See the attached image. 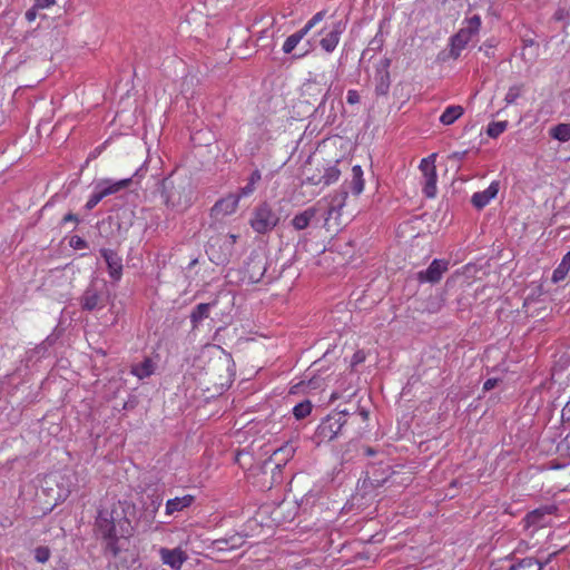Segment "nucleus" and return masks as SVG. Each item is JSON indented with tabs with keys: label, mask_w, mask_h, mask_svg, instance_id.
Here are the masks:
<instances>
[{
	"label": "nucleus",
	"mask_w": 570,
	"mask_h": 570,
	"mask_svg": "<svg viewBox=\"0 0 570 570\" xmlns=\"http://www.w3.org/2000/svg\"><path fill=\"white\" fill-rule=\"evenodd\" d=\"M102 199H104V197L100 194L99 189L95 188V191L92 193V195L89 197L88 202L85 205L86 209L87 210L94 209L99 204V202H101Z\"/></svg>",
	"instance_id": "obj_36"
},
{
	"label": "nucleus",
	"mask_w": 570,
	"mask_h": 570,
	"mask_svg": "<svg viewBox=\"0 0 570 570\" xmlns=\"http://www.w3.org/2000/svg\"><path fill=\"white\" fill-rule=\"evenodd\" d=\"M126 543L127 541L106 543V552L111 554L108 562L109 570H137V560L135 556L125 548Z\"/></svg>",
	"instance_id": "obj_3"
},
{
	"label": "nucleus",
	"mask_w": 570,
	"mask_h": 570,
	"mask_svg": "<svg viewBox=\"0 0 570 570\" xmlns=\"http://www.w3.org/2000/svg\"><path fill=\"white\" fill-rule=\"evenodd\" d=\"M261 178H262V176H261L259 170H254V171L250 174V176H249V179H248V180H249V183H250L252 185H254V186H255V185L261 180Z\"/></svg>",
	"instance_id": "obj_46"
},
{
	"label": "nucleus",
	"mask_w": 570,
	"mask_h": 570,
	"mask_svg": "<svg viewBox=\"0 0 570 570\" xmlns=\"http://www.w3.org/2000/svg\"><path fill=\"white\" fill-rule=\"evenodd\" d=\"M346 101L350 105H355V104L360 102V95H358V92L356 90H348L347 95H346Z\"/></svg>",
	"instance_id": "obj_39"
},
{
	"label": "nucleus",
	"mask_w": 570,
	"mask_h": 570,
	"mask_svg": "<svg viewBox=\"0 0 570 570\" xmlns=\"http://www.w3.org/2000/svg\"><path fill=\"white\" fill-rule=\"evenodd\" d=\"M360 415H361V416H362V419L365 421V420H367V419H368V411H366V410H364V409H363V410H361V411H360Z\"/></svg>",
	"instance_id": "obj_49"
},
{
	"label": "nucleus",
	"mask_w": 570,
	"mask_h": 570,
	"mask_svg": "<svg viewBox=\"0 0 570 570\" xmlns=\"http://www.w3.org/2000/svg\"><path fill=\"white\" fill-rule=\"evenodd\" d=\"M312 411V404L309 401L298 403L293 409V414L297 420L306 417Z\"/></svg>",
	"instance_id": "obj_33"
},
{
	"label": "nucleus",
	"mask_w": 570,
	"mask_h": 570,
	"mask_svg": "<svg viewBox=\"0 0 570 570\" xmlns=\"http://www.w3.org/2000/svg\"><path fill=\"white\" fill-rule=\"evenodd\" d=\"M390 61L386 60L384 67L377 71L375 91L377 95H386L391 85L390 72L387 70Z\"/></svg>",
	"instance_id": "obj_24"
},
{
	"label": "nucleus",
	"mask_w": 570,
	"mask_h": 570,
	"mask_svg": "<svg viewBox=\"0 0 570 570\" xmlns=\"http://www.w3.org/2000/svg\"><path fill=\"white\" fill-rule=\"evenodd\" d=\"M217 301L212 303H200L198 304L190 314V321L194 326H197L203 320L209 316V309L212 306H215Z\"/></svg>",
	"instance_id": "obj_26"
},
{
	"label": "nucleus",
	"mask_w": 570,
	"mask_h": 570,
	"mask_svg": "<svg viewBox=\"0 0 570 570\" xmlns=\"http://www.w3.org/2000/svg\"><path fill=\"white\" fill-rule=\"evenodd\" d=\"M255 189V186L252 185L249 181L246 184V186L242 187L239 193L237 194L240 197H245L250 195Z\"/></svg>",
	"instance_id": "obj_40"
},
{
	"label": "nucleus",
	"mask_w": 570,
	"mask_h": 570,
	"mask_svg": "<svg viewBox=\"0 0 570 570\" xmlns=\"http://www.w3.org/2000/svg\"><path fill=\"white\" fill-rule=\"evenodd\" d=\"M345 189L351 190L353 195L358 196L364 189L363 169L360 165L352 167V177L350 181H345Z\"/></svg>",
	"instance_id": "obj_22"
},
{
	"label": "nucleus",
	"mask_w": 570,
	"mask_h": 570,
	"mask_svg": "<svg viewBox=\"0 0 570 570\" xmlns=\"http://www.w3.org/2000/svg\"><path fill=\"white\" fill-rule=\"evenodd\" d=\"M341 170L337 168L336 165L328 166L324 168L323 174L313 175L311 177H307V181L312 185H320L323 184L325 186H328L340 178Z\"/></svg>",
	"instance_id": "obj_19"
},
{
	"label": "nucleus",
	"mask_w": 570,
	"mask_h": 570,
	"mask_svg": "<svg viewBox=\"0 0 570 570\" xmlns=\"http://www.w3.org/2000/svg\"><path fill=\"white\" fill-rule=\"evenodd\" d=\"M325 96H326V95H324V96L322 97V99H321V105H322V104H324V101H325Z\"/></svg>",
	"instance_id": "obj_54"
},
{
	"label": "nucleus",
	"mask_w": 570,
	"mask_h": 570,
	"mask_svg": "<svg viewBox=\"0 0 570 570\" xmlns=\"http://www.w3.org/2000/svg\"><path fill=\"white\" fill-rule=\"evenodd\" d=\"M363 361H364V355H363V353H362V352H356V353L353 355V362H352V363H353V365L358 364V363H361V362H363Z\"/></svg>",
	"instance_id": "obj_47"
},
{
	"label": "nucleus",
	"mask_w": 570,
	"mask_h": 570,
	"mask_svg": "<svg viewBox=\"0 0 570 570\" xmlns=\"http://www.w3.org/2000/svg\"><path fill=\"white\" fill-rule=\"evenodd\" d=\"M464 112L462 106H449L443 114L440 116V121L445 125H452L456 119H459Z\"/></svg>",
	"instance_id": "obj_27"
},
{
	"label": "nucleus",
	"mask_w": 570,
	"mask_h": 570,
	"mask_svg": "<svg viewBox=\"0 0 570 570\" xmlns=\"http://www.w3.org/2000/svg\"><path fill=\"white\" fill-rule=\"evenodd\" d=\"M156 368L151 358L146 357L141 363L131 366V373L138 379L142 380L154 374Z\"/></svg>",
	"instance_id": "obj_25"
},
{
	"label": "nucleus",
	"mask_w": 570,
	"mask_h": 570,
	"mask_svg": "<svg viewBox=\"0 0 570 570\" xmlns=\"http://www.w3.org/2000/svg\"><path fill=\"white\" fill-rule=\"evenodd\" d=\"M161 197L165 205L175 210L184 212L194 199V190L187 176L171 174L161 181Z\"/></svg>",
	"instance_id": "obj_2"
},
{
	"label": "nucleus",
	"mask_w": 570,
	"mask_h": 570,
	"mask_svg": "<svg viewBox=\"0 0 570 570\" xmlns=\"http://www.w3.org/2000/svg\"><path fill=\"white\" fill-rule=\"evenodd\" d=\"M267 262L266 258L257 253H253L245 265L244 278L250 284L261 282L266 273Z\"/></svg>",
	"instance_id": "obj_8"
},
{
	"label": "nucleus",
	"mask_w": 570,
	"mask_h": 570,
	"mask_svg": "<svg viewBox=\"0 0 570 570\" xmlns=\"http://www.w3.org/2000/svg\"><path fill=\"white\" fill-rule=\"evenodd\" d=\"M507 127H508V121L491 122L488 126L487 134L491 138H497L507 129Z\"/></svg>",
	"instance_id": "obj_34"
},
{
	"label": "nucleus",
	"mask_w": 570,
	"mask_h": 570,
	"mask_svg": "<svg viewBox=\"0 0 570 570\" xmlns=\"http://www.w3.org/2000/svg\"><path fill=\"white\" fill-rule=\"evenodd\" d=\"M499 191V181H492L489 187L482 191L474 193L471 203L478 209L485 207Z\"/></svg>",
	"instance_id": "obj_16"
},
{
	"label": "nucleus",
	"mask_w": 570,
	"mask_h": 570,
	"mask_svg": "<svg viewBox=\"0 0 570 570\" xmlns=\"http://www.w3.org/2000/svg\"><path fill=\"white\" fill-rule=\"evenodd\" d=\"M549 134L552 138L566 142L570 140V124H558L550 129Z\"/></svg>",
	"instance_id": "obj_31"
},
{
	"label": "nucleus",
	"mask_w": 570,
	"mask_h": 570,
	"mask_svg": "<svg viewBox=\"0 0 570 570\" xmlns=\"http://www.w3.org/2000/svg\"><path fill=\"white\" fill-rule=\"evenodd\" d=\"M481 28V18L478 14L464 20L463 27L451 39V55L459 57L468 43L478 36Z\"/></svg>",
	"instance_id": "obj_4"
},
{
	"label": "nucleus",
	"mask_w": 570,
	"mask_h": 570,
	"mask_svg": "<svg viewBox=\"0 0 570 570\" xmlns=\"http://www.w3.org/2000/svg\"><path fill=\"white\" fill-rule=\"evenodd\" d=\"M73 223V224H78L79 223V219L77 217V215L72 214V213H68L67 215L63 216L62 218V224H66V223Z\"/></svg>",
	"instance_id": "obj_42"
},
{
	"label": "nucleus",
	"mask_w": 570,
	"mask_h": 570,
	"mask_svg": "<svg viewBox=\"0 0 570 570\" xmlns=\"http://www.w3.org/2000/svg\"><path fill=\"white\" fill-rule=\"evenodd\" d=\"M131 183L130 178L120 179L118 181H111L109 179L101 180L96 185V189H99L102 197H107L109 195L116 194L119 190L126 188Z\"/></svg>",
	"instance_id": "obj_20"
},
{
	"label": "nucleus",
	"mask_w": 570,
	"mask_h": 570,
	"mask_svg": "<svg viewBox=\"0 0 570 570\" xmlns=\"http://www.w3.org/2000/svg\"><path fill=\"white\" fill-rule=\"evenodd\" d=\"M307 35V32L302 28L298 31L291 35L283 45L284 53H292L296 46L302 41V39Z\"/></svg>",
	"instance_id": "obj_30"
},
{
	"label": "nucleus",
	"mask_w": 570,
	"mask_h": 570,
	"mask_svg": "<svg viewBox=\"0 0 570 570\" xmlns=\"http://www.w3.org/2000/svg\"><path fill=\"white\" fill-rule=\"evenodd\" d=\"M325 11H320L315 13L307 23L303 27V29L308 33V31L316 26L318 22H321L324 19Z\"/></svg>",
	"instance_id": "obj_37"
},
{
	"label": "nucleus",
	"mask_w": 570,
	"mask_h": 570,
	"mask_svg": "<svg viewBox=\"0 0 570 570\" xmlns=\"http://www.w3.org/2000/svg\"><path fill=\"white\" fill-rule=\"evenodd\" d=\"M100 255L104 257L111 278L118 281L122 274L121 258L111 249L102 248Z\"/></svg>",
	"instance_id": "obj_14"
},
{
	"label": "nucleus",
	"mask_w": 570,
	"mask_h": 570,
	"mask_svg": "<svg viewBox=\"0 0 570 570\" xmlns=\"http://www.w3.org/2000/svg\"><path fill=\"white\" fill-rule=\"evenodd\" d=\"M239 196L229 194L226 197L216 202L212 208V215L215 217L227 216L236 212L238 207Z\"/></svg>",
	"instance_id": "obj_13"
},
{
	"label": "nucleus",
	"mask_w": 570,
	"mask_h": 570,
	"mask_svg": "<svg viewBox=\"0 0 570 570\" xmlns=\"http://www.w3.org/2000/svg\"><path fill=\"white\" fill-rule=\"evenodd\" d=\"M132 507L127 501H118L99 511L96 519L97 533L107 542L128 541L132 527L129 513Z\"/></svg>",
	"instance_id": "obj_1"
},
{
	"label": "nucleus",
	"mask_w": 570,
	"mask_h": 570,
	"mask_svg": "<svg viewBox=\"0 0 570 570\" xmlns=\"http://www.w3.org/2000/svg\"><path fill=\"white\" fill-rule=\"evenodd\" d=\"M161 561L170 568L178 570L183 563L187 560L186 553L179 548L176 549H160Z\"/></svg>",
	"instance_id": "obj_15"
},
{
	"label": "nucleus",
	"mask_w": 570,
	"mask_h": 570,
	"mask_svg": "<svg viewBox=\"0 0 570 570\" xmlns=\"http://www.w3.org/2000/svg\"><path fill=\"white\" fill-rule=\"evenodd\" d=\"M436 155L432 154L426 158H423L420 164V170L422 171L423 180V193L426 197L433 198L436 195V167H435Z\"/></svg>",
	"instance_id": "obj_7"
},
{
	"label": "nucleus",
	"mask_w": 570,
	"mask_h": 570,
	"mask_svg": "<svg viewBox=\"0 0 570 570\" xmlns=\"http://www.w3.org/2000/svg\"><path fill=\"white\" fill-rule=\"evenodd\" d=\"M194 502L193 495H184L180 498H174L167 501L166 503V513L171 515L175 512L181 511L185 508H188Z\"/></svg>",
	"instance_id": "obj_23"
},
{
	"label": "nucleus",
	"mask_w": 570,
	"mask_h": 570,
	"mask_svg": "<svg viewBox=\"0 0 570 570\" xmlns=\"http://www.w3.org/2000/svg\"><path fill=\"white\" fill-rule=\"evenodd\" d=\"M159 507H160V501H159V502H157V504H155V509H154V511H156Z\"/></svg>",
	"instance_id": "obj_53"
},
{
	"label": "nucleus",
	"mask_w": 570,
	"mask_h": 570,
	"mask_svg": "<svg viewBox=\"0 0 570 570\" xmlns=\"http://www.w3.org/2000/svg\"><path fill=\"white\" fill-rule=\"evenodd\" d=\"M36 7L46 9L55 4V0H35Z\"/></svg>",
	"instance_id": "obj_41"
},
{
	"label": "nucleus",
	"mask_w": 570,
	"mask_h": 570,
	"mask_svg": "<svg viewBox=\"0 0 570 570\" xmlns=\"http://www.w3.org/2000/svg\"><path fill=\"white\" fill-rule=\"evenodd\" d=\"M347 414L346 411L328 414L316 429V442L320 444L335 439L345 425Z\"/></svg>",
	"instance_id": "obj_5"
},
{
	"label": "nucleus",
	"mask_w": 570,
	"mask_h": 570,
	"mask_svg": "<svg viewBox=\"0 0 570 570\" xmlns=\"http://www.w3.org/2000/svg\"><path fill=\"white\" fill-rule=\"evenodd\" d=\"M50 558V550L49 548L47 547H38L36 548L35 550V559L40 562V563H45L49 560Z\"/></svg>",
	"instance_id": "obj_35"
},
{
	"label": "nucleus",
	"mask_w": 570,
	"mask_h": 570,
	"mask_svg": "<svg viewBox=\"0 0 570 570\" xmlns=\"http://www.w3.org/2000/svg\"><path fill=\"white\" fill-rule=\"evenodd\" d=\"M245 543V539L239 533H234L228 537L219 538L213 541L212 547L217 551L235 550Z\"/></svg>",
	"instance_id": "obj_17"
},
{
	"label": "nucleus",
	"mask_w": 570,
	"mask_h": 570,
	"mask_svg": "<svg viewBox=\"0 0 570 570\" xmlns=\"http://www.w3.org/2000/svg\"><path fill=\"white\" fill-rule=\"evenodd\" d=\"M543 563L534 558H524L515 563H512L507 570H542Z\"/></svg>",
	"instance_id": "obj_29"
},
{
	"label": "nucleus",
	"mask_w": 570,
	"mask_h": 570,
	"mask_svg": "<svg viewBox=\"0 0 570 570\" xmlns=\"http://www.w3.org/2000/svg\"><path fill=\"white\" fill-rule=\"evenodd\" d=\"M37 9H39L38 7H36V4L29 9L27 12H26V19L31 22L36 19L37 17Z\"/></svg>",
	"instance_id": "obj_44"
},
{
	"label": "nucleus",
	"mask_w": 570,
	"mask_h": 570,
	"mask_svg": "<svg viewBox=\"0 0 570 570\" xmlns=\"http://www.w3.org/2000/svg\"><path fill=\"white\" fill-rule=\"evenodd\" d=\"M320 208L317 205L306 208L304 212L296 214L292 219V226L296 230H303L308 227L312 219L316 216Z\"/></svg>",
	"instance_id": "obj_21"
},
{
	"label": "nucleus",
	"mask_w": 570,
	"mask_h": 570,
	"mask_svg": "<svg viewBox=\"0 0 570 570\" xmlns=\"http://www.w3.org/2000/svg\"><path fill=\"white\" fill-rule=\"evenodd\" d=\"M278 220V216L272 208L267 204H262L254 210L250 226L255 232L265 234L271 232L277 225Z\"/></svg>",
	"instance_id": "obj_6"
},
{
	"label": "nucleus",
	"mask_w": 570,
	"mask_h": 570,
	"mask_svg": "<svg viewBox=\"0 0 570 570\" xmlns=\"http://www.w3.org/2000/svg\"><path fill=\"white\" fill-rule=\"evenodd\" d=\"M557 508L554 505H544L538 508L529 513L523 519L524 529H533V531L543 528L548 524L547 518L554 513Z\"/></svg>",
	"instance_id": "obj_10"
},
{
	"label": "nucleus",
	"mask_w": 570,
	"mask_h": 570,
	"mask_svg": "<svg viewBox=\"0 0 570 570\" xmlns=\"http://www.w3.org/2000/svg\"><path fill=\"white\" fill-rule=\"evenodd\" d=\"M317 83L315 81H308L307 83L304 85V91L307 92L309 90H313L314 87H316Z\"/></svg>",
	"instance_id": "obj_48"
},
{
	"label": "nucleus",
	"mask_w": 570,
	"mask_h": 570,
	"mask_svg": "<svg viewBox=\"0 0 570 570\" xmlns=\"http://www.w3.org/2000/svg\"><path fill=\"white\" fill-rule=\"evenodd\" d=\"M497 47V43L494 39L485 41L481 47L480 51H483L487 57H492L494 55V49Z\"/></svg>",
	"instance_id": "obj_38"
},
{
	"label": "nucleus",
	"mask_w": 570,
	"mask_h": 570,
	"mask_svg": "<svg viewBox=\"0 0 570 570\" xmlns=\"http://www.w3.org/2000/svg\"><path fill=\"white\" fill-rule=\"evenodd\" d=\"M228 238L230 239V243H229V244H230V245H233V244H235V243H236L237 236H236V235H234V234H229V235H228Z\"/></svg>",
	"instance_id": "obj_51"
},
{
	"label": "nucleus",
	"mask_w": 570,
	"mask_h": 570,
	"mask_svg": "<svg viewBox=\"0 0 570 570\" xmlns=\"http://www.w3.org/2000/svg\"><path fill=\"white\" fill-rule=\"evenodd\" d=\"M570 271V250L562 257L558 267L553 271L552 282L563 281Z\"/></svg>",
	"instance_id": "obj_28"
},
{
	"label": "nucleus",
	"mask_w": 570,
	"mask_h": 570,
	"mask_svg": "<svg viewBox=\"0 0 570 570\" xmlns=\"http://www.w3.org/2000/svg\"><path fill=\"white\" fill-rule=\"evenodd\" d=\"M80 306L83 311L88 312L105 306V297L95 284H90L81 295Z\"/></svg>",
	"instance_id": "obj_12"
},
{
	"label": "nucleus",
	"mask_w": 570,
	"mask_h": 570,
	"mask_svg": "<svg viewBox=\"0 0 570 570\" xmlns=\"http://www.w3.org/2000/svg\"><path fill=\"white\" fill-rule=\"evenodd\" d=\"M365 453H366V455L372 456V455H374L376 452H375V450H374V449H372V448H366V449H365Z\"/></svg>",
	"instance_id": "obj_50"
},
{
	"label": "nucleus",
	"mask_w": 570,
	"mask_h": 570,
	"mask_svg": "<svg viewBox=\"0 0 570 570\" xmlns=\"http://www.w3.org/2000/svg\"><path fill=\"white\" fill-rule=\"evenodd\" d=\"M449 269V263L443 259H433L430 266L425 271L417 273V279L421 283L435 284L440 282L443 274Z\"/></svg>",
	"instance_id": "obj_11"
},
{
	"label": "nucleus",
	"mask_w": 570,
	"mask_h": 570,
	"mask_svg": "<svg viewBox=\"0 0 570 570\" xmlns=\"http://www.w3.org/2000/svg\"><path fill=\"white\" fill-rule=\"evenodd\" d=\"M343 30H344V24L341 21L334 23L333 28L320 41L321 47L326 52L334 51L340 42V37H341Z\"/></svg>",
	"instance_id": "obj_18"
},
{
	"label": "nucleus",
	"mask_w": 570,
	"mask_h": 570,
	"mask_svg": "<svg viewBox=\"0 0 570 570\" xmlns=\"http://www.w3.org/2000/svg\"><path fill=\"white\" fill-rule=\"evenodd\" d=\"M304 56H305V53H302V55H298V56H297V55H294V56H293V58L297 59V58H302V57H304Z\"/></svg>",
	"instance_id": "obj_52"
},
{
	"label": "nucleus",
	"mask_w": 570,
	"mask_h": 570,
	"mask_svg": "<svg viewBox=\"0 0 570 570\" xmlns=\"http://www.w3.org/2000/svg\"><path fill=\"white\" fill-rule=\"evenodd\" d=\"M348 191L345 189V186H342L340 190L335 191L328 198H323L317 202L318 208L322 207L323 204H326V216L325 224L335 216H340V210L344 207Z\"/></svg>",
	"instance_id": "obj_9"
},
{
	"label": "nucleus",
	"mask_w": 570,
	"mask_h": 570,
	"mask_svg": "<svg viewBox=\"0 0 570 570\" xmlns=\"http://www.w3.org/2000/svg\"><path fill=\"white\" fill-rule=\"evenodd\" d=\"M70 244L76 248H83L86 246L85 240L78 236L72 237Z\"/></svg>",
	"instance_id": "obj_43"
},
{
	"label": "nucleus",
	"mask_w": 570,
	"mask_h": 570,
	"mask_svg": "<svg viewBox=\"0 0 570 570\" xmlns=\"http://www.w3.org/2000/svg\"><path fill=\"white\" fill-rule=\"evenodd\" d=\"M498 380L497 379H488L483 384V390L490 391L497 386Z\"/></svg>",
	"instance_id": "obj_45"
},
{
	"label": "nucleus",
	"mask_w": 570,
	"mask_h": 570,
	"mask_svg": "<svg viewBox=\"0 0 570 570\" xmlns=\"http://www.w3.org/2000/svg\"><path fill=\"white\" fill-rule=\"evenodd\" d=\"M524 91V85L522 83H519V85H513L511 86L509 89H508V92L504 97V101L507 105H512L517 101V99L519 97H521V95L523 94Z\"/></svg>",
	"instance_id": "obj_32"
}]
</instances>
